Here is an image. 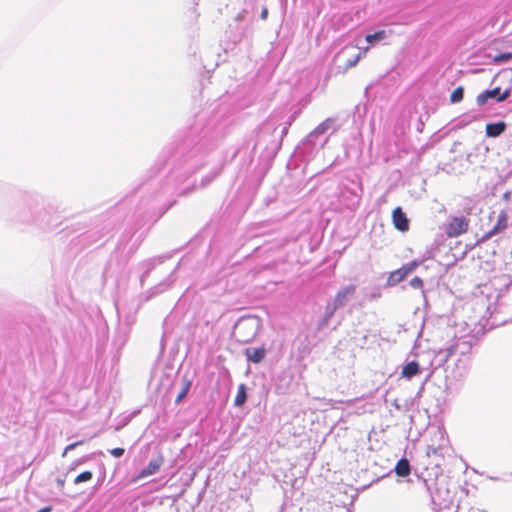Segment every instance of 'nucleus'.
<instances>
[{"mask_svg":"<svg viewBox=\"0 0 512 512\" xmlns=\"http://www.w3.org/2000/svg\"><path fill=\"white\" fill-rule=\"evenodd\" d=\"M470 228V219L466 216H450L442 230L447 238H457L466 234Z\"/></svg>","mask_w":512,"mask_h":512,"instance_id":"obj_1","label":"nucleus"},{"mask_svg":"<svg viewBox=\"0 0 512 512\" xmlns=\"http://www.w3.org/2000/svg\"><path fill=\"white\" fill-rule=\"evenodd\" d=\"M355 292L356 287L354 285H348L338 290L333 299L332 305H327L326 307L327 318H331L338 308L346 305L348 300L355 295Z\"/></svg>","mask_w":512,"mask_h":512,"instance_id":"obj_2","label":"nucleus"},{"mask_svg":"<svg viewBox=\"0 0 512 512\" xmlns=\"http://www.w3.org/2000/svg\"><path fill=\"white\" fill-rule=\"evenodd\" d=\"M234 336L239 342L248 343L256 336V327L253 321L240 320L234 328Z\"/></svg>","mask_w":512,"mask_h":512,"instance_id":"obj_3","label":"nucleus"},{"mask_svg":"<svg viewBox=\"0 0 512 512\" xmlns=\"http://www.w3.org/2000/svg\"><path fill=\"white\" fill-rule=\"evenodd\" d=\"M510 96V90L506 89L502 93L500 92V88L496 87L491 90H485L482 93H480L477 98L476 102L478 105L482 106L485 105L489 98H495L498 102H502L506 100Z\"/></svg>","mask_w":512,"mask_h":512,"instance_id":"obj_4","label":"nucleus"},{"mask_svg":"<svg viewBox=\"0 0 512 512\" xmlns=\"http://www.w3.org/2000/svg\"><path fill=\"white\" fill-rule=\"evenodd\" d=\"M417 267L416 262H412L408 265L402 266L401 268L392 271L387 279L388 286H395L403 281L415 268Z\"/></svg>","mask_w":512,"mask_h":512,"instance_id":"obj_5","label":"nucleus"},{"mask_svg":"<svg viewBox=\"0 0 512 512\" xmlns=\"http://www.w3.org/2000/svg\"><path fill=\"white\" fill-rule=\"evenodd\" d=\"M508 227V214L505 210H502L497 218L496 224L482 236L483 241H487L494 235L504 231Z\"/></svg>","mask_w":512,"mask_h":512,"instance_id":"obj_6","label":"nucleus"},{"mask_svg":"<svg viewBox=\"0 0 512 512\" xmlns=\"http://www.w3.org/2000/svg\"><path fill=\"white\" fill-rule=\"evenodd\" d=\"M392 222L398 231L406 232L409 230V219L401 207H396L392 211Z\"/></svg>","mask_w":512,"mask_h":512,"instance_id":"obj_7","label":"nucleus"},{"mask_svg":"<svg viewBox=\"0 0 512 512\" xmlns=\"http://www.w3.org/2000/svg\"><path fill=\"white\" fill-rule=\"evenodd\" d=\"M163 462H164V459H163V456H161V455L155 459H152L148 463V465L140 471V473L136 477L135 481L146 478L148 476H151V475H154L155 473H157L160 470Z\"/></svg>","mask_w":512,"mask_h":512,"instance_id":"obj_8","label":"nucleus"},{"mask_svg":"<svg viewBox=\"0 0 512 512\" xmlns=\"http://www.w3.org/2000/svg\"><path fill=\"white\" fill-rule=\"evenodd\" d=\"M266 355V349L264 346L258 348H246L245 356L253 363H260Z\"/></svg>","mask_w":512,"mask_h":512,"instance_id":"obj_9","label":"nucleus"},{"mask_svg":"<svg viewBox=\"0 0 512 512\" xmlns=\"http://www.w3.org/2000/svg\"><path fill=\"white\" fill-rule=\"evenodd\" d=\"M506 123L503 121L496 123H488L485 132L488 137H498L506 130Z\"/></svg>","mask_w":512,"mask_h":512,"instance_id":"obj_10","label":"nucleus"},{"mask_svg":"<svg viewBox=\"0 0 512 512\" xmlns=\"http://www.w3.org/2000/svg\"><path fill=\"white\" fill-rule=\"evenodd\" d=\"M420 372L419 364L416 361H411L407 363L401 372L402 377L411 379L416 376Z\"/></svg>","mask_w":512,"mask_h":512,"instance_id":"obj_11","label":"nucleus"},{"mask_svg":"<svg viewBox=\"0 0 512 512\" xmlns=\"http://www.w3.org/2000/svg\"><path fill=\"white\" fill-rule=\"evenodd\" d=\"M395 472L400 477L408 476L411 473L409 461L405 458L400 459L395 466Z\"/></svg>","mask_w":512,"mask_h":512,"instance_id":"obj_12","label":"nucleus"},{"mask_svg":"<svg viewBox=\"0 0 512 512\" xmlns=\"http://www.w3.org/2000/svg\"><path fill=\"white\" fill-rule=\"evenodd\" d=\"M191 380L188 379V378H183V385H182V388L180 390V392L178 393L176 399H175V402L178 404L180 403L188 394L189 390H190V387H191Z\"/></svg>","mask_w":512,"mask_h":512,"instance_id":"obj_13","label":"nucleus"},{"mask_svg":"<svg viewBox=\"0 0 512 512\" xmlns=\"http://www.w3.org/2000/svg\"><path fill=\"white\" fill-rule=\"evenodd\" d=\"M246 401V387L244 384L239 385L238 391L234 400L235 406H242Z\"/></svg>","mask_w":512,"mask_h":512,"instance_id":"obj_14","label":"nucleus"},{"mask_svg":"<svg viewBox=\"0 0 512 512\" xmlns=\"http://www.w3.org/2000/svg\"><path fill=\"white\" fill-rule=\"evenodd\" d=\"M386 36H387V33H386V31H385V30H379V31H377V32H375V33H373V34H368V35L365 37V40H366L369 44L373 45V44H374V42H376V41H381V40L385 39V38H386Z\"/></svg>","mask_w":512,"mask_h":512,"instance_id":"obj_15","label":"nucleus"},{"mask_svg":"<svg viewBox=\"0 0 512 512\" xmlns=\"http://www.w3.org/2000/svg\"><path fill=\"white\" fill-rule=\"evenodd\" d=\"M464 97V89L463 87H457L450 95V101L452 103H458L463 100Z\"/></svg>","mask_w":512,"mask_h":512,"instance_id":"obj_16","label":"nucleus"},{"mask_svg":"<svg viewBox=\"0 0 512 512\" xmlns=\"http://www.w3.org/2000/svg\"><path fill=\"white\" fill-rule=\"evenodd\" d=\"M92 477H93V474L91 471H84V472L80 473L78 476H76V478L74 479V483L79 484L82 482H88L92 479Z\"/></svg>","mask_w":512,"mask_h":512,"instance_id":"obj_17","label":"nucleus"},{"mask_svg":"<svg viewBox=\"0 0 512 512\" xmlns=\"http://www.w3.org/2000/svg\"><path fill=\"white\" fill-rule=\"evenodd\" d=\"M512 59V52H505L496 55L493 59L495 63H504Z\"/></svg>","mask_w":512,"mask_h":512,"instance_id":"obj_18","label":"nucleus"},{"mask_svg":"<svg viewBox=\"0 0 512 512\" xmlns=\"http://www.w3.org/2000/svg\"><path fill=\"white\" fill-rule=\"evenodd\" d=\"M457 347L461 349V353H469L473 347V343L468 340L461 341L457 344Z\"/></svg>","mask_w":512,"mask_h":512,"instance_id":"obj_19","label":"nucleus"},{"mask_svg":"<svg viewBox=\"0 0 512 512\" xmlns=\"http://www.w3.org/2000/svg\"><path fill=\"white\" fill-rule=\"evenodd\" d=\"M410 285L414 289H421L423 287V280L420 277L416 276L411 279Z\"/></svg>","mask_w":512,"mask_h":512,"instance_id":"obj_20","label":"nucleus"},{"mask_svg":"<svg viewBox=\"0 0 512 512\" xmlns=\"http://www.w3.org/2000/svg\"><path fill=\"white\" fill-rule=\"evenodd\" d=\"M109 452L112 456L119 458L124 454V449L117 447V448H113V449L109 450Z\"/></svg>","mask_w":512,"mask_h":512,"instance_id":"obj_21","label":"nucleus"},{"mask_svg":"<svg viewBox=\"0 0 512 512\" xmlns=\"http://www.w3.org/2000/svg\"><path fill=\"white\" fill-rule=\"evenodd\" d=\"M360 58H361V54L356 55V57H355L354 59L349 60V61L347 62V64H346V68L354 67V66L358 63V61L360 60Z\"/></svg>","mask_w":512,"mask_h":512,"instance_id":"obj_22","label":"nucleus"},{"mask_svg":"<svg viewBox=\"0 0 512 512\" xmlns=\"http://www.w3.org/2000/svg\"><path fill=\"white\" fill-rule=\"evenodd\" d=\"M426 454H427V456L437 455L438 454V448L433 446V445L428 446L427 450H426Z\"/></svg>","mask_w":512,"mask_h":512,"instance_id":"obj_23","label":"nucleus"},{"mask_svg":"<svg viewBox=\"0 0 512 512\" xmlns=\"http://www.w3.org/2000/svg\"><path fill=\"white\" fill-rule=\"evenodd\" d=\"M81 444H83V441H79V442H75V443L69 444V445L65 448L64 455L66 454V452H67V451L72 450V449H74L76 446L81 445Z\"/></svg>","mask_w":512,"mask_h":512,"instance_id":"obj_24","label":"nucleus"},{"mask_svg":"<svg viewBox=\"0 0 512 512\" xmlns=\"http://www.w3.org/2000/svg\"><path fill=\"white\" fill-rule=\"evenodd\" d=\"M268 16V10L266 8H263L261 11V18L265 20Z\"/></svg>","mask_w":512,"mask_h":512,"instance_id":"obj_25","label":"nucleus"},{"mask_svg":"<svg viewBox=\"0 0 512 512\" xmlns=\"http://www.w3.org/2000/svg\"><path fill=\"white\" fill-rule=\"evenodd\" d=\"M50 511H51V507H44L37 512H50Z\"/></svg>","mask_w":512,"mask_h":512,"instance_id":"obj_26","label":"nucleus"}]
</instances>
